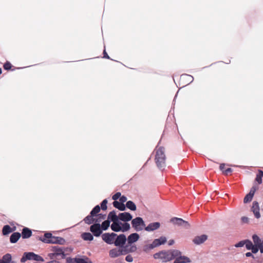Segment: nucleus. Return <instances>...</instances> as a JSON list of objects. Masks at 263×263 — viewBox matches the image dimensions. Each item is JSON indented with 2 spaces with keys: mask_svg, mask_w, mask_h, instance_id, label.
Returning <instances> with one entry per match:
<instances>
[{
  "mask_svg": "<svg viewBox=\"0 0 263 263\" xmlns=\"http://www.w3.org/2000/svg\"><path fill=\"white\" fill-rule=\"evenodd\" d=\"M252 240L253 242L249 239L241 240L234 246L236 248H240L245 246L248 250L252 251L253 253H257L259 250L261 253H263V239L261 240L257 235H253Z\"/></svg>",
  "mask_w": 263,
  "mask_h": 263,
  "instance_id": "f257e3e1",
  "label": "nucleus"
},
{
  "mask_svg": "<svg viewBox=\"0 0 263 263\" xmlns=\"http://www.w3.org/2000/svg\"><path fill=\"white\" fill-rule=\"evenodd\" d=\"M180 254V251L175 250L167 251H162L155 253L154 255V257L155 259H160L163 262H167L171 260L174 257L177 256Z\"/></svg>",
  "mask_w": 263,
  "mask_h": 263,
  "instance_id": "f03ea898",
  "label": "nucleus"
},
{
  "mask_svg": "<svg viewBox=\"0 0 263 263\" xmlns=\"http://www.w3.org/2000/svg\"><path fill=\"white\" fill-rule=\"evenodd\" d=\"M155 161L159 169L163 170L165 166V155L163 147H156Z\"/></svg>",
  "mask_w": 263,
  "mask_h": 263,
  "instance_id": "7ed1b4c3",
  "label": "nucleus"
},
{
  "mask_svg": "<svg viewBox=\"0 0 263 263\" xmlns=\"http://www.w3.org/2000/svg\"><path fill=\"white\" fill-rule=\"evenodd\" d=\"M41 241L46 243L64 245L65 240L60 237L53 236L50 233H46L42 237L39 239Z\"/></svg>",
  "mask_w": 263,
  "mask_h": 263,
  "instance_id": "20e7f679",
  "label": "nucleus"
},
{
  "mask_svg": "<svg viewBox=\"0 0 263 263\" xmlns=\"http://www.w3.org/2000/svg\"><path fill=\"white\" fill-rule=\"evenodd\" d=\"M108 219L112 222L110 227L111 230L115 232L122 231V228L119 224V219L117 215L114 211L110 212L108 215Z\"/></svg>",
  "mask_w": 263,
  "mask_h": 263,
  "instance_id": "39448f33",
  "label": "nucleus"
},
{
  "mask_svg": "<svg viewBox=\"0 0 263 263\" xmlns=\"http://www.w3.org/2000/svg\"><path fill=\"white\" fill-rule=\"evenodd\" d=\"M27 260H33L39 261H44V259L41 256L34 253L33 252H25L21 259L22 262H25Z\"/></svg>",
  "mask_w": 263,
  "mask_h": 263,
  "instance_id": "423d86ee",
  "label": "nucleus"
},
{
  "mask_svg": "<svg viewBox=\"0 0 263 263\" xmlns=\"http://www.w3.org/2000/svg\"><path fill=\"white\" fill-rule=\"evenodd\" d=\"M51 251H52L53 253L49 254V256L50 258H53L58 256H60L62 258H64L65 257V248L60 247L57 246H53L51 248Z\"/></svg>",
  "mask_w": 263,
  "mask_h": 263,
  "instance_id": "0eeeda50",
  "label": "nucleus"
},
{
  "mask_svg": "<svg viewBox=\"0 0 263 263\" xmlns=\"http://www.w3.org/2000/svg\"><path fill=\"white\" fill-rule=\"evenodd\" d=\"M128 247V245H126L124 248H116L111 249L109 251V256L110 258H115L118 257L121 255H125L127 254L126 248Z\"/></svg>",
  "mask_w": 263,
  "mask_h": 263,
  "instance_id": "6e6552de",
  "label": "nucleus"
},
{
  "mask_svg": "<svg viewBox=\"0 0 263 263\" xmlns=\"http://www.w3.org/2000/svg\"><path fill=\"white\" fill-rule=\"evenodd\" d=\"M133 227L137 231L142 230L145 226L143 219L140 217H137L132 221Z\"/></svg>",
  "mask_w": 263,
  "mask_h": 263,
  "instance_id": "1a4fd4ad",
  "label": "nucleus"
},
{
  "mask_svg": "<svg viewBox=\"0 0 263 263\" xmlns=\"http://www.w3.org/2000/svg\"><path fill=\"white\" fill-rule=\"evenodd\" d=\"M98 218L96 219L94 218L95 215L90 214V215H88L85 217L84 220L86 223L91 224L94 222L95 223L100 222L102 219H104L105 218V215L99 214L98 215Z\"/></svg>",
  "mask_w": 263,
  "mask_h": 263,
  "instance_id": "9d476101",
  "label": "nucleus"
},
{
  "mask_svg": "<svg viewBox=\"0 0 263 263\" xmlns=\"http://www.w3.org/2000/svg\"><path fill=\"white\" fill-rule=\"evenodd\" d=\"M117 234L114 233H106L102 235L101 237L103 241L106 243L111 245L114 243L115 237Z\"/></svg>",
  "mask_w": 263,
  "mask_h": 263,
  "instance_id": "9b49d317",
  "label": "nucleus"
},
{
  "mask_svg": "<svg viewBox=\"0 0 263 263\" xmlns=\"http://www.w3.org/2000/svg\"><path fill=\"white\" fill-rule=\"evenodd\" d=\"M171 221L174 224L182 226L185 229H189L190 227L189 223L181 218L174 217L171 219Z\"/></svg>",
  "mask_w": 263,
  "mask_h": 263,
  "instance_id": "f8f14e48",
  "label": "nucleus"
},
{
  "mask_svg": "<svg viewBox=\"0 0 263 263\" xmlns=\"http://www.w3.org/2000/svg\"><path fill=\"white\" fill-rule=\"evenodd\" d=\"M90 231L96 237H99L102 233V230L101 225L99 222H96L91 225L90 227Z\"/></svg>",
  "mask_w": 263,
  "mask_h": 263,
  "instance_id": "ddd939ff",
  "label": "nucleus"
},
{
  "mask_svg": "<svg viewBox=\"0 0 263 263\" xmlns=\"http://www.w3.org/2000/svg\"><path fill=\"white\" fill-rule=\"evenodd\" d=\"M126 240V236L124 234H120L115 238L114 244L116 247L121 248H124L123 247L125 243Z\"/></svg>",
  "mask_w": 263,
  "mask_h": 263,
  "instance_id": "4468645a",
  "label": "nucleus"
},
{
  "mask_svg": "<svg viewBox=\"0 0 263 263\" xmlns=\"http://www.w3.org/2000/svg\"><path fill=\"white\" fill-rule=\"evenodd\" d=\"M257 189V188L256 186H253L251 189L249 193L244 198L243 202L245 203L250 202L252 200Z\"/></svg>",
  "mask_w": 263,
  "mask_h": 263,
  "instance_id": "2eb2a0df",
  "label": "nucleus"
},
{
  "mask_svg": "<svg viewBox=\"0 0 263 263\" xmlns=\"http://www.w3.org/2000/svg\"><path fill=\"white\" fill-rule=\"evenodd\" d=\"M174 258H175V259L174 263H190L191 262L189 257L181 255V253L177 256L174 257Z\"/></svg>",
  "mask_w": 263,
  "mask_h": 263,
  "instance_id": "dca6fc26",
  "label": "nucleus"
},
{
  "mask_svg": "<svg viewBox=\"0 0 263 263\" xmlns=\"http://www.w3.org/2000/svg\"><path fill=\"white\" fill-rule=\"evenodd\" d=\"M117 218L124 222L130 221L132 219V216L130 214L127 212L120 213L117 215Z\"/></svg>",
  "mask_w": 263,
  "mask_h": 263,
  "instance_id": "f3484780",
  "label": "nucleus"
},
{
  "mask_svg": "<svg viewBox=\"0 0 263 263\" xmlns=\"http://www.w3.org/2000/svg\"><path fill=\"white\" fill-rule=\"evenodd\" d=\"M252 211L256 218H260V215L259 213V206L257 202L254 201L253 202Z\"/></svg>",
  "mask_w": 263,
  "mask_h": 263,
  "instance_id": "a211bd4d",
  "label": "nucleus"
},
{
  "mask_svg": "<svg viewBox=\"0 0 263 263\" xmlns=\"http://www.w3.org/2000/svg\"><path fill=\"white\" fill-rule=\"evenodd\" d=\"M207 239V236L205 235L196 236L193 240V242L197 245L203 243Z\"/></svg>",
  "mask_w": 263,
  "mask_h": 263,
  "instance_id": "6ab92c4d",
  "label": "nucleus"
},
{
  "mask_svg": "<svg viewBox=\"0 0 263 263\" xmlns=\"http://www.w3.org/2000/svg\"><path fill=\"white\" fill-rule=\"evenodd\" d=\"M139 238V236L137 233H133L128 236L127 238L128 242V247L130 244L136 242Z\"/></svg>",
  "mask_w": 263,
  "mask_h": 263,
  "instance_id": "aec40b11",
  "label": "nucleus"
},
{
  "mask_svg": "<svg viewBox=\"0 0 263 263\" xmlns=\"http://www.w3.org/2000/svg\"><path fill=\"white\" fill-rule=\"evenodd\" d=\"M160 226V223L158 222L151 223L145 227V230L147 231H153L158 229Z\"/></svg>",
  "mask_w": 263,
  "mask_h": 263,
  "instance_id": "412c9836",
  "label": "nucleus"
},
{
  "mask_svg": "<svg viewBox=\"0 0 263 263\" xmlns=\"http://www.w3.org/2000/svg\"><path fill=\"white\" fill-rule=\"evenodd\" d=\"M166 241V239L165 237H161L159 238L155 239L153 243L154 245L157 247L161 245L164 244Z\"/></svg>",
  "mask_w": 263,
  "mask_h": 263,
  "instance_id": "4be33fe9",
  "label": "nucleus"
},
{
  "mask_svg": "<svg viewBox=\"0 0 263 263\" xmlns=\"http://www.w3.org/2000/svg\"><path fill=\"white\" fill-rule=\"evenodd\" d=\"M0 263H15L11 261V256L9 254L5 255L2 259L0 260Z\"/></svg>",
  "mask_w": 263,
  "mask_h": 263,
  "instance_id": "5701e85b",
  "label": "nucleus"
},
{
  "mask_svg": "<svg viewBox=\"0 0 263 263\" xmlns=\"http://www.w3.org/2000/svg\"><path fill=\"white\" fill-rule=\"evenodd\" d=\"M21 237V234L18 232L13 233L10 238V240L11 243H15Z\"/></svg>",
  "mask_w": 263,
  "mask_h": 263,
  "instance_id": "b1692460",
  "label": "nucleus"
},
{
  "mask_svg": "<svg viewBox=\"0 0 263 263\" xmlns=\"http://www.w3.org/2000/svg\"><path fill=\"white\" fill-rule=\"evenodd\" d=\"M22 234L23 238H28L31 236L32 232L29 229L24 228L23 230Z\"/></svg>",
  "mask_w": 263,
  "mask_h": 263,
  "instance_id": "393cba45",
  "label": "nucleus"
},
{
  "mask_svg": "<svg viewBox=\"0 0 263 263\" xmlns=\"http://www.w3.org/2000/svg\"><path fill=\"white\" fill-rule=\"evenodd\" d=\"M113 205L116 208H117L121 211H124L125 209V205L120 201L119 202L118 201H115L113 202Z\"/></svg>",
  "mask_w": 263,
  "mask_h": 263,
  "instance_id": "a878e982",
  "label": "nucleus"
},
{
  "mask_svg": "<svg viewBox=\"0 0 263 263\" xmlns=\"http://www.w3.org/2000/svg\"><path fill=\"white\" fill-rule=\"evenodd\" d=\"M121 220H119V224L122 228V232H125L128 230L130 228L129 224L126 222H121L120 221Z\"/></svg>",
  "mask_w": 263,
  "mask_h": 263,
  "instance_id": "bb28decb",
  "label": "nucleus"
},
{
  "mask_svg": "<svg viewBox=\"0 0 263 263\" xmlns=\"http://www.w3.org/2000/svg\"><path fill=\"white\" fill-rule=\"evenodd\" d=\"M82 238L84 240L91 241L93 239L92 235L90 233H84L82 234Z\"/></svg>",
  "mask_w": 263,
  "mask_h": 263,
  "instance_id": "cd10ccee",
  "label": "nucleus"
},
{
  "mask_svg": "<svg viewBox=\"0 0 263 263\" xmlns=\"http://www.w3.org/2000/svg\"><path fill=\"white\" fill-rule=\"evenodd\" d=\"M110 219H108V218L107 220L103 221L101 226L102 230H106L110 226Z\"/></svg>",
  "mask_w": 263,
  "mask_h": 263,
  "instance_id": "c85d7f7f",
  "label": "nucleus"
},
{
  "mask_svg": "<svg viewBox=\"0 0 263 263\" xmlns=\"http://www.w3.org/2000/svg\"><path fill=\"white\" fill-rule=\"evenodd\" d=\"M13 231L12 228L8 225L5 226L3 228V234L4 235H7Z\"/></svg>",
  "mask_w": 263,
  "mask_h": 263,
  "instance_id": "c756f323",
  "label": "nucleus"
},
{
  "mask_svg": "<svg viewBox=\"0 0 263 263\" xmlns=\"http://www.w3.org/2000/svg\"><path fill=\"white\" fill-rule=\"evenodd\" d=\"M126 206L128 209L132 211H135L136 210V206L135 204L131 201H127L126 202Z\"/></svg>",
  "mask_w": 263,
  "mask_h": 263,
  "instance_id": "7c9ffc66",
  "label": "nucleus"
},
{
  "mask_svg": "<svg viewBox=\"0 0 263 263\" xmlns=\"http://www.w3.org/2000/svg\"><path fill=\"white\" fill-rule=\"evenodd\" d=\"M155 248H156V247L154 245L153 243L151 244L145 245L143 246V251L147 252Z\"/></svg>",
  "mask_w": 263,
  "mask_h": 263,
  "instance_id": "2f4dec72",
  "label": "nucleus"
},
{
  "mask_svg": "<svg viewBox=\"0 0 263 263\" xmlns=\"http://www.w3.org/2000/svg\"><path fill=\"white\" fill-rule=\"evenodd\" d=\"M263 176V172L261 170L258 171V174L256 175V181L259 183L261 184L262 182V177Z\"/></svg>",
  "mask_w": 263,
  "mask_h": 263,
  "instance_id": "473e14b6",
  "label": "nucleus"
},
{
  "mask_svg": "<svg viewBox=\"0 0 263 263\" xmlns=\"http://www.w3.org/2000/svg\"><path fill=\"white\" fill-rule=\"evenodd\" d=\"M181 80L182 81L187 80L190 83L193 81V78L190 75L183 74L181 76Z\"/></svg>",
  "mask_w": 263,
  "mask_h": 263,
  "instance_id": "72a5a7b5",
  "label": "nucleus"
},
{
  "mask_svg": "<svg viewBox=\"0 0 263 263\" xmlns=\"http://www.w3.org/2000/svg\"><path fill=\"white\" fill-rule=\"evenodd\" d=\"M100 211V208L99 205H96L91 211L90 214L95 215V216L97 214H98Z\"/></svg>",
  "mask_w": 263,
  "mask_h": 263,
  "instance_id": "f704fd0d",
  "label": "nucleus"
},
{
  "mask_svg": "<svg viewBox=\"0 0 263 263\" xmlns=\"http://www.w3.org/2000/svg\"><path fill=\"white\" fill-rule=\"evenodd\" d=\"M77 263H91L88 258H78Z\"/></svg>",
  "mask_w": 263,
  "mask_h": 263,
  "instance_id": "c9c22d12",
  "label": "nucleus"
},
{
  "mask_svg": "<svg viewBox=\"0 0 263 263\" xmlns=\"http://www.w3.org/2000/svg\"><path fill=\"white\" fill-rule=\"evenodd\" d=\"M107 200L106 199H104L101 203V208L103 210H105L107 209Z\"/></svg>",
  "mask_w": 263,
  "mask_h": 263,
  "instance_id": "e433bc0d",
  "label": "nucleus"
},
{
  "mask_svg": "<svg viewBox=\"0 0 263 263\" xmlns=\"http://www.w3.org/2000/svg\"><path fill=\"white\" fill-rule=\"evenodd\" d=\"M127 248H128V247L126 248L127 253L128 252H135L137 250V247L135 246H130L129 249H128Z\"/></svg>",
  "mask_w": 263,
  "mask_h": 263,
  "instance_id": "4c0bfd02",
  "label": "nucleus"
},
{
  "mask_svg": "<svg viewBox=\"0 0 263 263\" xmlns=\"http://www.w3.org/2000/svg\"><path fill=\"white\" fill-rule=\"evenodd\" d=\"M77 259L78 258H68L67 259V263H77Z\"/></svg>",
  "mask_w": 263,
  "mask_h": 263,
  "instance_id": "58836bf2",
  "label": "nucleus"
},
{
  "mask_svg": "<svg viewBox=\"0 0 263 263\" xmlns=\"http://www.w3.org/2000/svg\"><path fill=\"white\" fill-rule=\"evenodd\" d=\"M120 196H121V193L120 192H118L113 195L112 198L115 201H116L119 198L120 199Z\"/></svg>",
  "mask_w": 263,
  "mask_h": 263,
  "instance_id": "ea45409f",
  "label": "nucleus"
},
{
  "mask_svg": "<svg viewBox=\"0 0 263 263\" xmlns=\"http://www.w3.org/2000/svg\"><path fill=\"white\" fill-rule=\"evenodd\" d=\"M11 64L9 62H6L4 65V68L6 70H9L11 68Z\"/></svg>",
  "mask_w": 263,
  "mask_h": 263,
  "instance_id": "a19ab883",
  "label": "nucleus"
},
{
  "mask_svg": "<svg viewBox=\"0 0 263 263\" xmlns=\"http://www.w3.org/2000/svg\"><path fill=\"white\" fill-rule=\"evenodd\" d=\"M125 260L127 262H131L133 260V257L130 255H127L125 257Z\"/></svg>",
  "mask_w": 263,
  "mask_h": 263,
  "instance_id": "79ce46f5",
  "label": "nucleus"
},
{
  "mask_svg": "<svg viewBox=\"0 0 263 263\" xmlns=\"http://www.w3.org/2000/svg\"><path fill=\"white\" fill-rule=\"evenodd\" d=\"M119 200L121 202L124 204V203L126 201L127 198L124 196H120Z\"/></svg>",
  "mask_w": 263,
  "mask_h": 263,
  "instance_id": "37998d69",
  "label": "nucleus"
},
{
  "mask_svg": "<svg viewBox=\"0 0 263 263\" xmlns=\"http://www.w3.org/2000/svg\"><path fill=\"white\" fill-rule=\"evenodd\" d=\"M253 254H254L253 253H252V252L251 251V252H247L245 255L247 257H252L253 258H254V255H253Z\"/></svg>",
  "mask_w": 263,
  "mask_h": 263,
  "instance_id": "c03bdc74",
  "label": "nucleus"
},
{
  "mask_svg": "<svg viewBox=\"0 0 263 263\" xmlns=\"http://www.w3.org/2000/svg\"><path fill=\"white\" fill-rule=\"evenodd\" d=\"M103 54H104V58L109 59V57L108 55V54H107L105 50H104V51H103Z\"/></svg>",
  "mask_w": 263,
  "mask_h": 263,
  "instance_id": "a18cd8bd",
  "label": "nucleus"
},
{
  "mask_svg": "<svg viewBox=\"0 0 263 263\" xmlns=\"http://www.w3.org/2000/svg\"><path fill=\"white\" fill-rule=\"evenodd\" d=\"M248 218H247V217H242L241 218V220H242V221L243 222H247L248 221Z\"/></svg>",
  "mask_w": 263,
  "mask_h": 263,
  "instance_id": "49530a36",
  "label": "nucleus"
},
{
  "mask_svg": "<svg viewBox=\"0 0 263 263\" xmlns=\"http://www.w3.org/2000/svg\"><path fill=\"white\" fill-rule=\"evenodd\" d=\"M232 172V169H231V168H227V169L225 171V172H224V173H225V174H227L228 173H230V172Z\"/></svg>",
  "mask_w": 263,
  "mask_h": 263,
  "instance_id": "de8ad7c7",
  "label": "nucleus"
},
{
  "mask_svg": "<svg viewBox=\"0 0 263 263\" xmlns=\"http://www.w3.org/2000/svg\"><path fill=\"white\" fill-rule=\"evenodd\" d=\"M224 166H225L224 164H220V170L223 171V170L224 168Z\"/></svg>",
  "mask_w": 263,
  "mask_h": 263,
  "instance_id": "09e8293b",
  "label": "nucleus"
},
{
  "mask_svg": "<svg viewBox=\"0 0 263 263\" xmlns=\"http://www.w3.org/2000/svg\"><path fill=\"white\" fill-rule=\"evenodd\" d=\"M47 263H61V262L58 261H57V260H52V261H49V262H48Z\"/></svg>",
  "mask_w": 263,
  "mask_h": 263,
  "instance_id": "8fccbe9b",
  "label": "nucleus"
},
{
  "mask_svg": "<svg viewBox=\"0 0 263 263\" xmlns=\"http://www.w3.org/2000/svg\"><path fill=\"white\" fill-rule=\"evenodd\" d=\"M174 241L173 240H171L169 241V245H172L174 243Z\"/></svg>",
  "mask_w": 263,
  "mask_h": 263,
  "instance_id": "3c124183",
  "label": "nucleus"
},
{
  "mask_svg": "<svg viewBox=\"0 0 263 263\" xmlns=\"http://www.w3.org/2000/svg\"><path fill=\"white\" fill-rule=\"evenodd\" d=\"M2 73V70H1V68H0V74H1Z\"/></svg>",
  "mask_w": 263,
  "mask_h": 263,
  "instance_id": "603ef678",
  "label": "nucleus"
}]
</instances>
